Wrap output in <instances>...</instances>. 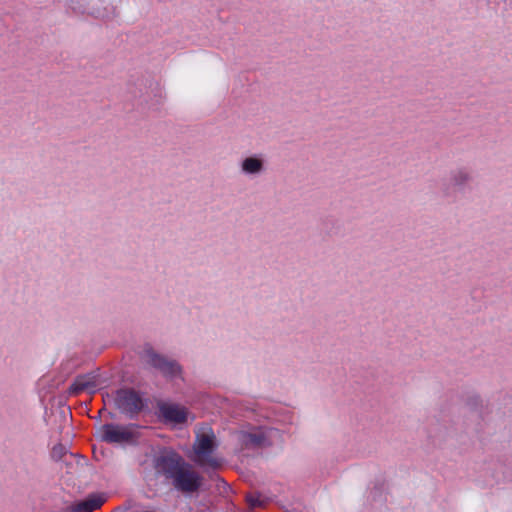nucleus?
I'll use <instances>...</instances> for the list:
<instances>
[{
	"label": "nucleus",
	"instance_id": "f257e3e1",
	"mask_svg": "<svg viewBox=\"0 0 512 512\" xmlns=\"http://www.w3.org/2000/svg\"><path fill=\"white\" fill-rule=\"evenodd\" d=\"M215 447V435L210 428L197 434L193 444V450L196 454L195 462L202 467H218V460L212 457Z\"/></svg>",
	"mask_w": 512,
	"mask_h": 512
},
{
	"label": "nucleus",
	"instance_id": "f03ea898",
	"mask_svg": "<svg viewBox=\"0 0 512 512\" xmlns=\"http://www.w3.org/2000/svg\"><path fill=\"white\" fill-rule=\"evenodd\" d=\"M184 463L185 461L178 453L169 450L160 453L154 459V468L156 474L172 480Z\"/></svg>",
	"mask_w": 512,
	"mask_h": 512
},
{
	"label": "nucleus",
	"instance_id": "7ed1b4c3",
	"mask_svg": "<svg viewBox=\"0 0 512 512\" xmlns=\"http://www.w3.org/2000/svg\"><path fill=\"white\" fill-rule=\"evenodd\" d=\"M97 438L102 442L123 444L132 441V426L104 424L97 428Z\"/></svg>",
	"mask_w": 512,
	"mask_h": 512
},
{
	"label": "nucleus",
	"instance_id": "20e7f679",
	"mask_svg": "<svg viewBox=\"0 0 512 512\" xmlns=\"http://www.w3.org/2000/svg\"><path fill=\"white\" fill-rule=\"evenodd\" d=\"M202 480L203 478L185 462L171 480V483L178 491L192 493L200 488Z\"/></svg>",
	"mask_w": 512,
	"mask_h": 512
},
{
	"label": "nucleus",
	"instance_id": "39448f33",
	"mask_svg": "<svg viewBox=\"0 0 512 512\" xmlns=\"http://www.w3.org/2000/svg\"><path fill=\"white\" fill-rule=\"evenodd\" d=\"M114 402L117 409L130 418L134 417L144 408L142 398L133 390H118Z\"/></svg>",
	"mask_w": 512,
	"mask_h": 512
},
{
	"label": "nucleus",
	"instance_id": "423d86ee",
	"mask_svg": "<svg viewBox=\"0 0 512 512\" xmlns=\"http://www.w3.org/2000/svg\"><path fill=\"white\" fill-rule=\"evenodd\" d=\"M143 356L148 364L166 376H176L180 373V366L176 362L167 360L165 357L157 354L151 347L144 349Z\"/></svg>",
	"mask_w": 512,
	"mask_h": 512
},
{
	"label": "nucleus",
	"instance_id": "0eeeda50",
	"mask_svg": "<svg viewBox=\"0 0 512 512\" xmlns=\"http://www.w3.org/2000/svg\"><path fill=\"white\" fill-rule=\"evenodd\" d=\"M97 377L93 374L79 375L70 385L68 392L70 395H77L82 391L95 393L97 391Z\"/></svg>",
	"mask_w": 512,
	"mask_h": 512
},
{
	"label": "nucleus",
	"instance_id": "6e6552de",
	"mask_svg": "<svg viewBox=\"0 0 512 512\" xmlns=\"http://www.w3.org/2000/svg\"><path fill=\"white\" fill-rule=\"evenodd\" d=\"M159 411L166 422L182 424L187 419L186 409L177 404H161L159 406Z\"/></svg>",
	"mask_w": 512,
	"mask_h": 512
},
{
	"label": "nucleus",
	"instance_id": "1a4fd4ad",
	"mask_svg": "<svg viewBox=\"0 0 512 512\" xmlns=\"http://www.w3.org/2000/svg\"><path fill=\"white\" fill-rule=\"evenodd\" d=\"M239 439L245 448H260L270 445L266 433L262 430L241 432Z\"/></svg>",
	"mask_w": 512,
	"mask_h": 512
},
{
	"label": "nucleus",
	"instance_id": "9d476101",
	"mask_svg": "<svg viewBox=\"0 0 512 512\" xmlns=\"http://www.w3.org/2000/svg\"><path fill=\"white\" fill-rule=\"evenodd\" d=\"M240 167L245 175H259L264 170V162L260 157L251 156L243 159Z\"/></svg>",
	"mask_w": 512,
	"mask_h": 512
},
{
	"label": "nucleus",
	"instance_id": "9b49d317",
	"mask_svg": "<svg viewBox=\"0 0 512 512\" xmlns=\"http://www.w3.org/2000/svg\"><path fill=\"white\" fill-rule=\"evenodd\" d=\"M103 504V499L101 498H90L78 504L77 510L79 512H92L95 509L99 508Z\"/></svg>",
	"mask_w": 512,
	"mask_h": 512
},
{
	"label": "nucleus",
	"instance_id": "f8f14e48",
	"mask_svg": "<svg viewBox=\"0 0 512 512\" xmlns=\"http://www.w3.org/2000/svg\"><path fill=\"white\" fill-rule=\"evenodd\" d=\"M470 174L465 170H457L453 173L452 181L457 186H462L470 180Z\"/></svg>",
	"mask_w": 512,
	"mask_h": 512
},
{
	"label": "nucleus",
	"instance_id": "ddd939ff",
	"mask_svg": "<svg viewBox=\"0 0 512 512\" xmlns=\"http://www.w3.org/2000/svg\"><path fill=\"white\" fill-rule=\"evenodd\" d=\"M68 452L65 445L59 443L52 448L51 456L54 460L59 461Z\"/></svg>",
	"mask_w": 512,
	"mask_h": 512
},
{
	"label": "nucleus",
	"instance_id": "4468645a",
	"mask_svg": "<svg viewBox=\"0 0 512 512\" xmlns=\"http://www.w3.org/2000/svg\"><path fill=\"white\" fill-rule=\"evenodd\" d=\"M249 501L251 503L252 506H256V505H260V502L254 498H249Z\"/></svg>",
	"mask_w": 512,
	"mask_h": 512
}]
</instances>
